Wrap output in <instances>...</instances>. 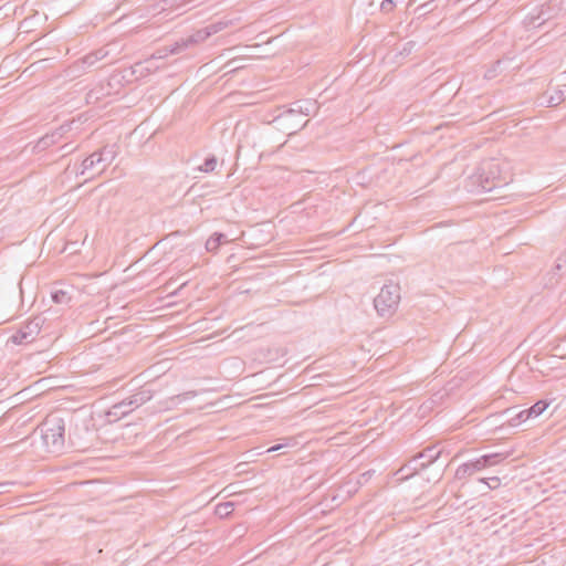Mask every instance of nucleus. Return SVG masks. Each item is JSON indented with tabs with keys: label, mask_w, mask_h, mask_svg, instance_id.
I'll return each instance as SVG.
<instances>
[{
	"label": "nucleus",
	"mask_w": 566,
	"mask_h": 566,
	"mask_svg": "<svg viewBox=\"0 0 566 566\" xmlns=\"http://www.w3.org/2000/svg\"><path fill=\"white\" fill-rule=\"evenodd\" d=\"M400 302V287L398 284H385L379 294L374 300V306L377 313L385 317L391 316L396 312Z\"/></svg>",
	"instance_id": "3"
},
{
	"label": "nucleus",
	"mask_w": 566,
	"mask_h": 566,
	"mask_svg": "<svg viewBox=\"0 0 566 566\" xmlns=\"http://www.w3.org/2000/svg\"><path fill=\"white\" fill-rule=\"evenodd\" d=\"M70 132H71V123H64L61 126H59L57 128H55L54 130H52L51 133H48L46 135L41 137L38 140L35 147L39 150H45L46 148L59 143Z\"/></svg>",
	"instance_id": "6"
},
{
	"label": "nucleus",
	"mask_w": 566,
	"mask_h": 566,
	"mask_svg": "<svg viewBox=\"0 0 566 566\" xmlns=\"http://www.w3.org/2000/svg\"><path fill=\"white\" fill-rule=\"evenodd\" d=\"M549 403L547 401L539 400L536 403H534L531 408L520 410L517 413L514 415V418H512V420H516V423H522L530 418L541 416L547 409Z\"/></svg>",
	"instance_id": "7"
},
{
	"label": "nucleus",
	"mask_w": 566,
	"mask_h": 566,
	"mask_svg": "<svg viewBox=\"0 0 566 566\" xmlns=\"http://www.w3.org/2000/svg\"><path fill=\"white\" fill-rule=\"evenodd\" d=\"M504 436L496 437V440L503 439Z\"/></svg>",
	"instance_id": "40"
},
{
	"label": "nucleus",
	"mask_w": 566,
	"mask_h": 566,
	"mask_svg": "<svg viewBox=\"0 0 566 566\" xmlns=\"http://www.w3.org/2000/svg\"><path fill=\"white\" fill-rule=\"evenodd\" d=\"M506 199H507V196H505V195L504 196H499L497 195L496 200L497 201H502V202H497V206L506 203L507 202Z\"/></svg>",
	"instance_id": "35"
},
{
	"label": "nucleus",
	"mask_w": 566,
	"mask_h": 566,
	"mask_svg": "<svg viewBox=\"0 0 566 566\" xmlns=\"http://www.w3.org/2000/svg\"><path fill=\"white\" fill-rule=\"evenodd\" d=\"M563 99H564L563 92L562 91H556L555 95H551L546 99V102H547L549 107H554V106H557Z\"/></svg>",
	"instance_id": "25"
},
{
	"label": "nucleus",
	"mask_w": 566,
	"mask_h": 566,
	"mask_svg": "<svg viewBox=\"0 0 566 566\" xmlns=\"http://www.w3.org/2000/svg\"><path fill=\"white\" fill-rule=\"evenodd\" d=\"M469 463H470V467H472L471 470H473V472L475 473L489 465H493L495 463V453L485 454V455L476 459L475 461H471Z\"/></svg>",
	"instance_id": "16"
},
{
	"label": "nucleus",
	"mask_w": 566,
	"mask_h": 566,
	"mask_svg": "<svg viewBox=\"0 0 566 566\" xmlns=\"http://www.w3.org/2000/svg\"><path fill=\"white\" fill-rule=\"evenodd\" d=\"M512 450H497V464L510 457Z\"/></svg>",
	"instance_id": "32"
},
{
	"label": "nucleus",
	"mask_w": 566,
	"mask_h": 566,
	"mask_svg": "<svg viewBox=\"0 0 566 566\" xmlns=\"http://www.w3.org/2000/svg\"><path fill=\"white\" fill-rule=\"evenodd\" d=\"M218 160L216 156L208 157L201 166H199V170L203 172H213L217 168Z\"/></svg>",
	"instance_id": "20"
},
{
	"label": "nucleus",
	"mask_w": 566,
	"mask_h": 566,
	"mask_svg": "<svg viewBox=\"0 0 566 566\" xmlns=\"http://www.w3.org/2000/svg\"><path fill=\"white\" fill-rule=\"evenodd\" d=\"M313 108H317V107L315 106V103H312V102H310V101L305 102V105L303 106L302 115H305V116L310 115V114H311V111H312Z\"/></svg>",
	"instance_id": "33"
},
{
	"label": "nucleus",
	"mask_w": 566,
	"mask_h": 566,
	"mask_svg": "<svg viewBox=\"0 0 566 566\" xmlns=\"http://www.w3.org/2000/svg\"><path fill=\"white\" fill-rule=\"evenodd\" d=\"M396 2L394 0H382L380 3V11L384 13H390L395 10Z\"/></svg>",
	"instance_id": "27"
},
{
	"label": "nucleus",
	"mask_w": 566,
	"mask_h": 566,
	"mask_svg": "<svg viewBox=\"0 0 566 566\" xmlns=\"http://www.w3.org/2000/svg\"><path fill=\"white\" fill-rule=\"evenodd\" d=\"M303 112V105L301 102L293 103V106L285 109L283 113L277 115L274 118V123L277 124V126H284V120L294 119V117H300Z\"/></svg>",
	"instance_id": "9"
},
{
	"label": "nucleus",
	"mask_w": 566,
	"mask_h": 566,
	"mask_svg": "<svg viewBox=\"0 0 566 566\" xmlns=\"http://www.w3.org/2000/svg\"><path fill=\"white\" fill-rule=\"evenodd\" d=\"M517 407H506L503 410H497V421L502 420L504 417L509 416L512 417L513 415L517 413Z\"/></svg>",
	"instance_id": "26"
},
{
	"label": "nucleus",
	"mask_w": 566,
	"mask_h": 566,
	"mask_svg": "<svg viewBox=\"0 0 566 566\" xmlns=\"http://www.w3.org/2000/svg\"><path fill=\"white\" fill-rule=\"evenodd\" d=\"M471 469H472V467H470L469 462L461 464L460 467H458V469L455 471V478L459 480H463V479L472 475L474 472Z\"/></svg>",
	"instance_id": "21"
},
{
	"label": "nucleus",
	"mask_w": 566,
	"mask_h": 566,
	"mask_svg": "<svg viewBox=\"0 0 566 566\" xmlns=\"http://www.w3.org/2000/svg\"><path fill=\"white\" fill-rule=\"evenodd\" d=\"M46 318L40 314L27 321L11 337L10 340L15 345L30 344L41 332Z\"/></svg>",
	"instance_id": "4"
},
{
	"label": "nucleus",
	"mask_w": 566,
	"mask_h": 566,
	"mask_svg": "<svg viewBox=\"0 0 566 566\" xmlns=\"http://www.w3.org/2000/svg\"><path fill=\"white\" fill-rule=\"evenodd\" d=\"M481 187L484 191H491L495 187V181L486 177L485 180H481Z\"/></svg>",
	"instance_id": "31"
},
{
	"label": "nucleus",
	"mask_w": 566,
	"mask_h": 566,
	"mask_svg": "<svg viewBox=\"0 0 566 566\" xmlns=\"http://www.w3.org/2000/svg\"><path fill=\"white\" fill-rule=\"evenodd\" d=\"M98 155H101L102 158V169L99 170V174L105 170L106 167H108L116 157V151L114 150V147L105 146L102 149L97 150Z\"/></svg>",
	"instance_id": "17"
},
{
	"label": "nucleus",
	"mask_w": 566,
	"mask_h": 566,
	"mask_svg": "<svg viewBox=\"0 0 566 566\" xmlns=\"http://www.w3.org/2000/svg\"><path fill=\"white\" fill-rule=\"evenodd\" d=\"M284 441H285L284 443H280V444L271 447L268 450V452H274V451L281 450L283 447L292 446L294 442V438H285Z\"/></svg>",
	"instance_id": "29"
},
{
	"label": "nucleus",
	"mask_w": 566,
	"mask_h": 566,
	"mask_svg": "<svg viewBox=\"0 0 566 566\" xmlns=\"http://www.w3.org/2000/svg\"><path fill=\"white\" fill-rule=\"evenodd\" d=\"M555 268L557 271H566V251L557 258Z\"/></svg>",
	"instance_id": "28"
},
{
	"label": "nucleus",
	"mask_w": 566,
	"mask_h": 566,
	"mask_svg": "<svg viewBox=\"0 0 566 566\" xmlns=\"http://www.w3.org/2000/svg\"><path fill=\"white\" fill-rule=\"evenodd\" d=\"M86 72L87 71L85 70L80 59L73 62L71 65H69L64 71L65 77H69L71 80L77 78Z\"/></svg>",
	"instance_id": "18"
},
{
	"label": "nucleus",
	"mask_w": 566,
	"mask_h": 566,
	"mask_svg": "<svg viewBox=\"0 0 566 566\" xmlns=\"http://www.w3.org/2000/svg\"><path fill=\"white\" fill-rule=\"evenodd\" d=\"M80 175H84L87 170L101 167L102 168V158L97 151H94L88 157H86L81 164Z\"/></svg>",
	"instance_id": "12"
},
{
	"label": "nucleus",
	"mask_w": 566,
	"mask_h": 566,
	"mask_svg": "<svg viewBox=\"0 0 566 566\" xmlns=\"http://www.w3.org/2000/svg\"><path fill=\"white\" fill-rule=\"evenodd\" d=\"M230 24H231L230 20H220V21L210 23L208 27H209V31L211 32V35H212V34H216V33L224 30Z\"/></svg>",
	"instance_id": "24"
},
{
	"label": "nucleus",
	"mask_w": 566,
	"mask_h": 566,
	"mask_svg": "<svg viewBox=\"0 0 566 566\" xmlns=\"http://www.w3.org/2000/svg\"><path fill=\"white\" fill-rule=\"evenodd\" d=\"M42 443L48 452H59L65 443V422L56 415H49L38 427Z\"/></svg>",
	"instance_id": "2"
},
{
	"label": "nucleus",
	"mask_w": 566,
	"mask_h": 566,
	"mask_svg": "<svg viewBox=\"0 0 566 566\" xmlns=\"http://www.w3.org/2000/svg\"><path fill=\"white\" fill-rule=\"evenodd\" d=\"M504 398H505V397H504V396H502V395H501V396H497V398H496V401H497V409L501 407V403H500V402H501V400H502V399H504Z\"/></svg>",
	"instance_id": "37"
},
{
	"label": "nucleus",
	"mask_w": 566,
	"mask_h": 566,
	"mask_svg": "<svg viewBox=\"0 0 566 566\" xmlns=\"http://www.w3.org/2000/svg\"><path fill=\"white\" fill-rule=\"evenodd\" d=\"M211 35V32L209 31V27L207 25L203 29L197 30L191 35L187 36L186 39H180L179 41L175 42L174 45H171L169 49L164 48L163 50H158L156 54H154L150 59L145 60L144 62H138L134 65V73H139L140 75H144L145 73H150L157 66L154 65V61L157 59H164L168 54H178L189 48L190 45L199 44L203 41H206Z\"/></svg>",
	"instance_id": "1"
},
{
	"label": "nucleus",
	"mask_w": 566,
	"mask_h": 566,
	"mask_svg": "<svg viewBox=\"0 0 566 566\" xmlns=\"http://www.w3.org/2000/svg\"><path fill=\"white\" fill-rule=\"evenodd\" d=\"M420 463L421 462H416V463H412L410 468L406 469L403 472H401V478L400 479H408L410 476H412L415 473H417L418 471H415L412 469V467H420Z\"/></svg>",
	"instance_id": "30"
},
{
	"label": "nucleus",
	"mask_w": 566,
	"mask_h": 566,
	"mask_svg": "<svg viewBox=\"0 0 566 566\" xmlns=\"http://www.w3.org/2000/svg\"><path fill=\"white\" fill-rule=\"evenodd\" d=\"M224 242H228L226 234L220 232H214L206 242V250L208 252L216 253L220 245Z\"/></svg>",
	"instance_id": "14"
},
{
	"label": "nucleus",
	"mask_w": 566,
	"mask_h": 566,
	"mask_svg": "<svg viewBox=\"0 0 566 566\" xmlns=\"http://www.w3.org/2000/svg\"><path fill=\"white\" fill-rule=\"evenodd\" d=\"M233 506L234 504L232 502L220 503L216 507V513L221 517L229 516L233 511Z\"/></svg>",
	"instance_id": "22"
},
{
	"label": "nucleus",
	"mask_w": 566,
	"mask_h": 566,
	"mask_svg": "<svg viewBox=\"0 0 566 566\" xmlns=\"http://www.w3.org/2000/svg\"><path fill=\"white\" fill-rule=\"evenodd\" d=\"M62 149L65 150V154H71L76 149V147H71V145L66 143L62 146Z\"/></svg>",
	"instance_id": "34"
},
{
	"label": "nucleus",
	"mask_w": 566,
	"mask_h": 566,
	"mask_svg": "<svg viewBox=\"0 0 566 566\" xmlns=\"http://www.w3.org/2000/svg\"><path fill=\"white\" fill-rule=\"evenodd\" d=\"M503 214H507V211L504 210V211H497L496 212L497 218L502 217Z\"/></svg>",
	"instance_id": "38"
},
{
	"label": "nucleus",
	"mask_w": 566,
	"mask_h": 566,
	"mask_svg": "<svg viewBox=\"0 0 566 566\" xmlns=\"http://www.w3.org/2000/svg\"><path fill=\"white\" fill-rule=\"evenodd\" d=\"M552 18V15L541 8L537 13H530L523 21L524 25L528 29H536L539 28L542 24H544L546 21H548Z\"/></svg>",
	"instance_id": "8"
},
{
	"label": "nucleus",
	"mask_w": 566,
	"mask_h": 566,
	"mask_svg": "<svg viewBox=\"0 0 566 566\" xmlns=\"http://www.w3.org/2000/svg\"><path fill=\"white\" fill-rule=\"evenodd\" d=\"M512 180H513L512 176H510L509 178H503V184L506 186V185H509Z\"/></svg>",
	"instance_id": "36"
},
{
	"label": "nucleus",
	"mask_w": 566,
	"mask_h": 566,
	"mask_svg": "<svg viewBox=\"0 0 566 566\" xmlns=\"http://www.w3.org/2000/svg\"><path fill=\"white\" fill-rule=\"evenodd\" d=\"M441 450L437 448V446H429L426 449H423L421 452H419L417 455H415L411 460H409L408 463L402 465L397 473L403 472L406 469L410 468L412 463H416L420 461L421 459H424L426 461L420 463V467H412L415 471H420L426 468H428L430 464H432L437 459L440 457Z\"/></svg>",
	"instance_id": "5"
},
{
	"label": "nucleus",
	"mask_w": 566,
	"mask_h": 566,
	"mask_svg": "<svg viewBox=\"0 0 566 566\" xmlns=\"http://www.w3.org/2000/svg\"><path fill=\"white\" fill-rule=\"evenodd\" d=\"M504 436L496 437V440L503 439Z\"/></svg>",
	"instance_id": "41"
},
{
	"label": "nucleus",
	"mask_w": 566,
	"mask_h": 566,
	"mask_svg": "<svg viewBox=\"0 0 566 566\" xmlns=\"http://www.w3.org/2000/svg\"><path fill=\"white\" fill-rule=\"evenodd\" d=\"M307 123H308V120L301 123L300 120L295 122L293 119H289V120H284V126H279V128L286 130L287 135L292 136V135H295L296 133H298L301 129H303Z\"/></svg>",
	"instance_id": "19"
},
{
	"label": "nucleus",
	"mask_w": 566,
	"mask_h": 566,
	"mask_svg": "<svg viewBox=\"0 0 566 566\" xmlns=\"http://www.w3.org/2000/svg\"><path fill=\"white\" fill-rule=\"evenodd\" d=\"M151 394L149 390H139L138 392L133 394L127 399V403L130 405L133 408H137L144 403H146L148 400H150Z\"/></svg>",
	"instance_id": "15"
},
{
	"label": "nucleus",
	"mask_w": 566,
	"mask_h": 566,
	"mask_svg": "<svg viewBox=\"0 0 566 566\" xmlns=\"http://www.w3.org/2000/svg\"><path fill=\"white\" fill-rule=\"evenodd\" d=\"M107 55H108V52L104 48H101L96 51H93V52L86 54L85 56L81 57L80 60L83 63L85 70L87 71L90 67L94 66L97 61L103 60Z\"/></svg>",
	"instance_id": "11"
},
{
	"label": "nucleus",
	"mask_w": 566,
	"mask_h": 566,
	"mask_svg": "<svg viewBox=\"0 0 566 566\" xmlns=\"http://www.w3.org/2000/svg\"><path fill=\"white\" fill-rule=\"evenodd\" d=\"M512 418H514V415L512 417L506 416L502 420L497 421V433L503 432L506 427L515 428L521 424L516 423V420L513 421Z\"/></svg>",
	"instance_id": "23"
},
{
	"label": "nucleus",
	"mask_w": 566,
	"mask_h": 566,
	"mask_svg": "<svg viewBox=\"0 0 566 566\" xmlns=\"http://www.w3.org/2000/svg\"><path fill=\"white\" fill-rule=\"evenodd\" d=\"M496 182H497V188H499L500 187V182H501L500 176H497Z\"/></svg>",
	"instance_id": "39"
},
{
	"label": "nucleus",
	"mask_w": 566,
	"mask_h": 566,
	"mask_svg": "<svg viewBox=\"0 0 566 566\" xmlns=\"http://www.w3.org/2000/svg\"><path fill=\"white\" fill-rule=\"evenodd\" d=\"M51 297L55 304L66 305L72 301V287H54Z\"/></svg>",
	"instance_id": "10"
},
{
	"label": "nucleus",
	"mask_w": 566,
	"mask_h": 566,
	"mask_svg": "<svg viewBox=\"0 0 566 566\" xmlns=\"http://www.w3.org/2000/svg\"><path fill=\"white\" fill-rule=\"evenodd\" d=\"M127 401H128V399L126 398L123 401L113 405L108 411V416L118 419V418L132 412L134 410V408L130 407V405H128Z\"/></svg>",
	"instance_id": "13"
}]
</instances>
